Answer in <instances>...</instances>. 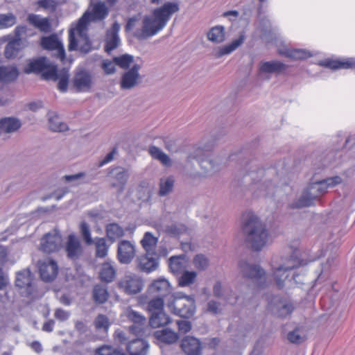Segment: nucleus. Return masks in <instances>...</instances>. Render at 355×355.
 I'll list each match as a JSON object with an SVG mask.
<instances>
[{"label": "nucleus", "mask_w": 355, "mask_h": 355, "mask_svg": "<svg viewBox=\"0 0 355 355\" xmlns=\"http://www.w3.org/2000/svg\"><path fill=\"white\" fill-rule=\"evenodd\" d=\"M179 9L178 3L173 2H167L155 9L153 16L144 17L142 27L135 31V37L139 40H145L156 35L165 27L171 15Z\"/></svg>", "instance_id": "nucleus-1"}, {"label": "nucleus", "mask_w": 355, "mask_h": 355, "mask_svg": "<svg viewBox=\"0 0 355 355\" xmlns=\"http://www.w3.org/2000/svg\"><path fill=\"white\" fill-rule=\"evenodd\" d=\"M243 218L242 229L246 241L254 250H261L268 241V232L265 225L251 212L245 213Z\"/></svg>", "instance_id": "nucleus-2"}, {"label": "nucleus", "mask_w": 355, "mask_h": 355, "mask_svg": "<svg viewBox=\"0 0 355 355\" xmlns=\"http://www.w3.org/2000/svg\"><path fill=\"white\" fill-rule=\"evenodd\" d=\"M307 263L292 255L283 259L279 265L272 264L273 276L275 284L279 288L285 286L291 287L301 282L297 279L299 275L293 271L297 267L306 265Z\"/></svg>", "instance_id": "nucleus-3"}, {"label": "nucleus", "mask_w": 355, "mask_h": 355, "mask_svg": "<svg viewBox=\"0 0 355 355\" xmlns=\"http://www.w3.org/2000/svg\"><path fill=\"white\" fill-rule=\"evenodd\" d=\"M342 182V178L336 175L310 183L295 203L294 207L311 206L314 201L326 193L329 189L334 188Z\"/></svg>", "instance_id": "nucleus-4"}, {"label": "nucleus", "mask_w": 355, "mask_h": 355, "mask_svg": "<svg viewBox=\"0 0 355 355\" xmlns=\"http://www.w3.org/2000/svg\"><path fill=\"white\" fill-rule=\"evenodd\" d=\"M88 15H83L75 27L69 31V51H78L86 54L92 49V42L87 35Z\"/></svg>", "instance_id": "nucleus-5"}, {"label": "nucleus", "mask_w": 355, "mask_h": 355, "mask_svg": "<svg viewBox=\"0 0 355 355\" xmlns=\"http://www.w3.org/2000/svg\"><path fill=\"white\" fill-rule=\"evenodd\" d=\"M173 313L184 318H191L196 313V301L193 295H186L182 293H177L173 300L168 304Z\"/></svg>", "instance_id": "nucleus-6"}, {"label": "nucleus", "mask_w": 355, "mask_h": 355, "mask_svg": "<svg viewBox=\"0 0 355 355\" xmlns=\"http://www.w3.org/2000/svg\"><path fill=\"white\" fill-rule=\"evenodd\" d=\"M55 65L51 63L46 58L40 57L30 60L24 68L26 73H40L44 80H49L55 77Z\"/></svg>", "instance_id": "nucleus-7"}, {"label": "nucleus", "mask_w": 355, "mask_h": 355, "mask_svg": "<svg viewBox=\"0 0 355 355\" xmlns=\"http://www.w3.org/2000/svg\"><path fill=\"white\" fill-rule=\"evenodd\" d=\"M62 236L56 230L46 234L41 239L40 250L45 253L58 251L62 246Z\"/></svg>", "instance_id": "nucleus-8"}, {"label": "nucleus", "mask_w": 355, "mask_h": 355, "mask_svg": "<svg viewBox=\"0 0 355 355\" xmlns=\"http://www.w3.org/2000/svg\"><path fill=\"white\" fill-rule=\"evenodd\" d=\"M135 245L129 241L122 240L119 242L116 257L121 264H129L135 257Z\"/></svg>", "instance_id": "nucleus-9"}, {"label": "nucleus", "mask_w": 355, "mask_h": 355, "mask_svg": "<svg viewBox=\"0 0 355 355\" xmlns=\"http://www.w3.org/2000/svg\"><path fill=\"white\" fill-rule=\"evenodd\" d=\"M240 272L243 277L260 282L264 278V270L258 265L250 264L241 260L239 263Z\"/></svg>", "instance_id": "nucleus-10"}, {"label": "nucleus", "mask_w": 355, "mask_h": 355, "mask_svg": "<svg viewBox=\"0 0 355 355\" xmlns=\"http://www.w3.org/2000/svg\"><path fill=\"white\" fill-rule=\"evenodd\" d=\"M41 45L44 49L56 51L55 56L60 60H64L65 58V51L63 44L56 35L53 34L42 37Z\"/></svg>", "instance_id": "nucleus-11"}, {"label": "nucleus", "mask_w": 355, "mask_h": 355, "mask_svg": "<svg viewBox=\"0 0 355 355\" xmlns=\"http://www.w3.org/2000/svg\"><path fill=\"white\" fill-rule=\"evenodd\" d=\"M38 264L40 277L43 281L50 282L57 277L58 267L55 261L47 258L40 261Z\"/></svg>", "instance_id": "nucleus-12"}, {"label": "nucleus", "mask_w": 355, "mask_h": 355, "mask_svg": "<svg viewBox=\"0 0 355 355\" xmlns=\"http://www.w3.org/2000/svg\"><path fill=\"white\" fill-rule=\"evenodd\" d=\"M119 287L124 290L128 294H136L143 288L141 279L136 275H126L119 282Z\"/></svg>", "instance_id": "nucleus-13"}, {"label": "nucleus", "mask_w": 355, "mask_h": 355, "mask_svg": "<svg viewBox=\"0 0 355 355\" xmlns=\"http://www.w3.org/2000/svg\"><path fill=\"white\" fill-rule=\"evenodd\" d=\"M120 24L117 21H114L111 28L107 29L105 37V51L107 53H110L114 49H116L120 43L121 40L119 35L120 31Z\"/></svg>", "instance_id": "nucleus-14"}, {"label": "nucleus", "mask_w": 355, "mask_h": 355, "mask_svg": "<svg viewBox=\"0 0 355 355\" xmlns=\"http://www.w3.org/2000/svg\"><path fill=\"white\" fill-rule=\"evenodd\" d=\"M268 309L276 316L285 318L293 312L294 306L290 302L279 300L278 297H275L272 302L269 303Z\"/></svg>", "instance_id": "nucleus-15"}, {"label": "nucleus", "mask_w": 355, "mask_h": 355, "mask_svg": "<svg viewBox=\"0 0 355 355\" xmlns=\"http://www.w3.org/2000/svg\"><path fill=\"white\" fill-rule=\"evenodd\" d=\"M141 68V64H134L131 69L123 73L120 83L121 89H130L137 85L139 78V71Z\"/></svg>", "instance_id": "nucleus-16"}, {"label": "nucleus", "mask_w": 355, "mask_h": 355, "mask_svg": "<svg viewBox=\"0 0 355 355\" xmlns=\"http://www.w3.org/2000/svg\"><path fill=\"white\" fill-rule=\"evenodd\" d=\"M110 174L113 179L112 187L114 188H118L119 193H122L129 178L128 170L119 166L112 168L110 172Z\"/></svg>", "instance_id": "nucleus-17"}, {"label": "nucleus", "mask_w": 355, "mask_h": 355, "mask_svg": "<svg viewBox=\"0 0 355 355\" xmlns=\"http://www.w3.org/2000/svg\"><path fill=\"white\" fill-rule=\"evenodd\" d=\"M278 52L280 55L294 60H305L315 55V51L304 49H291L287 47L279 49Z\"/></svg>", "instance_id": "nucleus-18"}, {"label": "nucleus", "mask_w": 355, "mask_h": 355, "mask_svg": "<svg viewBox=\"0 0 355 355\" xmlns=\"http://www.w3.org/2000/svg\"><path fill=\"white\" fill-rule=\"evenodd\" d=\"M65 251L67 257L72 260L79 258L83 252L82 246L79 239L73 234L68 236L65 244Z\"/></svg>", "instance_id": "nucleus-19"}, {"label": "nucleus", "mask_w": 355, "mask_h": 355, "mask_svg": "<svg viewBox=\"0 0 355 355\" xmlns=\"http://www.w3.org/2000/svg\"><path fill=\"white\" fill-rule=\"evenodd\" d=\"M15 284L19 288H26L28 295L33 294L34 286L32 274L29 269H24L17 273Z\"/></svg>", "instance_id": "nucleus-20"}, {"label": "nucleus", "mask_w": 355, "mask_h": 355, "mask_svg": "<svg viewBox=\"0 0 355 355\" xmlns=\"http://www.w3.org/2000/svg\"><path fill=\"white\" fill-rule=\"evenodd\" d=\"M181 347L187 355H200L202 345L200 341L193 336H186L181 341Z\"/></svg>", "instance_id": "nucleus-21"}, {"label": "nucleus", "mask_w": 355, "mask_h": 355, "mask_svg": "<svg viewBox=\"0 0 355 355\" xmlns=\"http://www.w3.org/2000/svg\"><path fill=\"white\" fill-rule=\"evenodd\" d=\"M287 69V65L282 62L273 60L261 62L259 67V73L261 76L268 73H279Z\"/></svg>", "instance_id": "nucleus-22"}, {"label": "nucleus", "mask_w": 355, "mask_h": 355, "mask_svg": "<svg viewBox=\"0 0 355 355\" xmlns=\"http://www.w3.org/2000/svg\"><path fill=\"white\" fill-rule=\"evenodd\" d=\"M149 345L144 339H133L126 345V350L130 355H146Z\"/></svg>", "instance_id": "nucleus-23"}, {"label": "nucleus", "mask_w": 355, "mask_h": 355, "mask_svg": "<svg viewBox=\"0 0 355 355\" xmlns=\"http://www.w3.org/2000/svg\"><path fill=\"white\" fill-rule=\"evenodd\" d=\"M171 291L169 282L165 279L155 280L149 286L148 292L155 296L164 297Z\"/></svg>", "instance_id": "nucleus-24"}, {"label": "nucleus", "mask_w": 355, "mask_h": 355, "mask_svg": "<svg viewBox=\"0 0 355 355\" xmlns=\"http://www.w3.org/2000/svg\"><path fill=\"white\" fill-rule=\"evenodd\" d=\"M109 13L108 8L104 2L99 1L93 5L92 11L84 15H88V23L90 21H101L107 17Z\"/></svg>", "instance_id": "nucleus-25"}, {"label": "nucleus", "mask_w": 355, "mask_h": 355, "mask_svg": "<svg viewBox=\"0 0 355 355\" xmlns=\"http://www.w3.org/2000/svg\"><path fill=\"white\" fill-rule=\"evenodd\" d=\"M320 66H322L331 69H349L355 67V59L349 58L345 60L326 59L318 62Z\"/></svg>", "instance_id": "nucleus-26"}, {"label": "nucleus", "mask_w": 355, "mask_h": 355, "mask_svg": "<svg viewBox=\"0 0 355 355\" xmlns=\"http://www.w3.org/2000/svg\"><path fill=\"white\" fill-rule=\"evenodd\" d=\"M127 317L129 320L134 323L133 325L130 326L129 328L130 332L137 334H139L142 331V326L146 323V318L134 310H130L128 311Z\"/></svg>", "instance_id": "nucleus-27"}, {"label": "nucleus", "mask_w": 355, "mask_h": 355, "mask_svg": "<svg viewBox=\"0 0 355 355\" xmlns=\"http://www.w3.org/2000/svg\"><path fill=\"white\" fill-rule=\"evenodd\" d=\"M154 336L158 341L168 345L175 343L179 339L178 334L168 328L155 331Z\"/></svg>", "instance_id": "nucleus-28"}, {"label": "nucleus", "mask_w": 355, "mask_h": 355, "mask_svg": "<svg viewBox=\"0 0 355 355\" xmlns=\"http://www.w3.org/2000/svg\"><path fill=\"white\" fill-rule=\"evenodd\" d=\"M245 35L244 32H241L239 37L233 40L231 43L220 46L216 52V57L221 58L223 55H229L236 50L245 41Z\"/></svg>", "instance_id": "nucleus-29"}, {"label": "nucleus", "mask_w": 355, "mask_h": 355, "mask_svg": "<svg viewBox=\"0 0 355 355\" xmlns=\"http://www.w3.org/2000/svg\"><path fill=\"white\" fill-rule=\"evenodd\" d=\"M21 126V121L15 117H3L0 119V133H12Z\"/></svg>", "instance_id": "nucleus-30"}, {"label": "nucleus", "mask_w": 355, "mask_h": 355, "mask_svg": "<svg viewBox=\"0 0 355 355\" xmlns=\"http://www.w3.org/2000/svg\"><path fill=\"white\" fill-rule=\"evenodd\" d=\"M73 84L78 92H87L91 87V76L86 71H80L76 74Z\"/></svg>", "instance_id": "nucleus-31"}, {"label": "nucleus", "mask_w": 355, "mask_h": 355, "mask_svg": "<svg viewBox=\"0 0 355 355\" xmlns=\"http://www.w3.org/2000/svg\"><path fill=\"white\" fill-rule=\"evenodd\" d=\"M24 46L25 41L21 38H14L6 44L4 55L8 59L14 58Z\"/></svg>", "instance_id": "nucleus-32"}, {"label": "nucleus", "mask_w": 355, "mask_h": 355, "mask_svg": "<svg viewBox=\"0 0 355 355\" xmlns=\"http://www.w3.org/2000/svg\"><path fill=\"white\" fill-rule=\"evenodd\" d=\"M153 255L146 253L138 258V267L141 270L148 273L157 268L158 262Z\"/></svg>", "instance_id": "nucleus-33"}, {"label": "nucleus", "mask_w": 355, "mask_h": 355, "mask_svg": "<svg viewBox=\"0 0 355 355\" xmlns=\"http://www.w3.org/2000/svg\"><path fill=\"white\" fill-rule=\"evenodd\" d=\"M116 270L114 267V263L107 261L101 265L99 277L101 281L110 283L113 282L116 277Z\"/></svg>", "instance_id": "nucleus-34"}, {"label": "nucleus", "mask_w": 355, "mask_h": 355, "mask_svg": "<svg viewBox=\"0 0 355 355\" xmlns=\"http://www.w3.org/2000/svg\"><path fill=\"white\" fill-rule=\"evenodd\" d=\"M27 21L41 32L48 33L51 31V24L48 18L42 17L36 14H29Z\"/></svg>", "instance_id": "nucleus-35"}, {"label": "nucleus", "mask_w": 355, "mask_h": 355, "mask_svg": "<svg viewBox=\"0 0 355 355\" xmlns=\"http://www.w3.org/2000/svg\"><path fill=\"white\" fill-rule=\"evenodd\" d=\"M250 169L248 172V175H249L251 180L257 184L259 182V178L265 176L269 177L271 175H273L275 173L274 168H268L267 171L263 170V168H258L257 164L252 162L249 164Z\"/></svg>", "instance_id": "nucleus-36"}, {"label": "nucleus", "mask_w": 355, "mask_h": 355, "mask_svg": "<svg viewBox=\"0 0 355 355\" xmlns=\"http://www.w3.org/2000/svg\"><path fill=\"white\" fill-rule=\"evenodd\" d=\"M286 338L287 340L293 344H300L306 340V332L304 327H296L293 329L288 331L286 334Z\"/></svg>", "instance_id": "nucleus-37"}, {"label": "nucleus", "mask_w": 355, "mask_h": 355, "mask_svg": "<svg viewBox=\"0 0 355 355\" xmlns=\"http://www.w3.org/2000/svg\"><path fill=\"white\" fill-rule=\"evenodd\" d=\"M69 71L66 69H62L58 71L55 67V77L53 78H49L48 80L58 81V87L60 92H64L67 89L68 81H69Z\"/></svg>", "instance_id": "nucleus-38"}, {"label": "nucleus", "mask_w": 355, "mask_h": 355, "mask_svg": "<svg viewBox=\"0 0 355 355\" xmlns=\"http://www.w3.org/2000/svg\"><path fill=\"white\" fill-rule=\"evenodd\" d=\"M170 322V317L164 311L151 314L149 320V324L153 328H158Z\"/></svg>", "instance_id": "nucleus-39"}, {"label": "nucleus", "mask_w": 355, "mask_h": 355, "mask_svg": "<svg viewBox=\"0 0 355 355\" xmlns=\"http://www.w3.org/2000/svg\"><path fill=\"white\" fill-rule=\"evenodd\" d=\"M157 241V237L154 236L150 232H147L144 234L141 241V244L146 253L148 254H155Z\"/></svg>", "instance_id": "nucleus-40"}, {"label": "nucleus", "mask_w": 355, "mask_h": 355, "mask_svg": "<svg viewBox=\"0 0 355 355\" xmlns=\"http://www.w3.org/2000/svg\"><path fill=\"white\" fill-rule=\"evenodd\" d=\"M109 297L107 286L101 284H96L94 286L92 291V298L96 304L105 303Z\"/></svg>", "instance_id": "nucleus-41"}, {"label": "nucleus", "mask_w": 355, "mask_h": 355, "mask_svg": "<svg viewBox=\"0 0 355 355\" xmlns=\"http://www.w3.org/2000/svg\"><path fill=\"white\" fill-rule=\"evenodd\" d=\"M185 267L184 255L173 256L169 259V268L173 274H181L184 271Z\"/></svg>", "instance_id": "nucleus-42"}, {"label": "nucleus", "mask_w": 355, "mask_h": 355, "mask_svg": "<svg viewBox=\"0 0 355 355\" xmlns=\"http://www.w3.org/2000/svg\"><path fill=\"white\" fill-rule=\"evenodd\" d=\"M19 73L16 67L0 65V82H11L18 77Z\"/></svg>", "instance_id": "nucleus-43"}, {"label": "nucleus", "mask_w": 355, "mask_h": 355, "mask_svg": "<svg viewBox=\"0 0 355 355\" xmlns=\"http://www.w3.org/2000/svg\"><path fill=\"white\" fill-rule=\"evenodd\" d=\"M202 152V149L198 148L195 152V155H191L190 157L197 159L200 167L202 168L205 169L207 172H211V173L216 172L217 171V168H216L215 163L213 160L208 159H201L199 157V155L201 154Z\"/></svg>", "instance_id": "nucleus-44"}, {"label": "nucleus", "mask_w": 355, "mask_h": 355, "mask_svg": "<svg viewBox=\"0 0 355 355\" xmlns=\"http://www.w3.org/2000/svg\"><path fill=\"white\" fill-rule=\"evenodd\" d=\"M207 35L209 41L216 44L222 43L225 40V28L220 25L214 26Z\"/></svg>", "instance_id": "nucleus-45"}, {"label": "nucleus", "mask_w": 355, "mask_h": 355, "mask_svg": "<svg viewBox=\"0 0 355 355\" xmlns=\"http://www.w3.org/2000/svg\"><path fill=\"white\" fill-rule=\"evenodd\" d=\"M106 235L112 243L123 236V229L116 223H110L106 226Z\"/></svg>", "instance_id": "nucleus-46"}, {"label": "nucleus", "mask_w": 355, "mask_h": 355, "mask_svg": "<svg viewBox=\"0 0 355 355\" xmlns=\"http://www.w3.org/2000/svg\"><path fill=\"white\" fill-rule=\"evenodd\" d=\"M214 295L217 297H224V299L227 302V303L234 304L238 302L239 300V296H236L234 297H230L226 294V291L223 290L221 283L220 282H217L213 288Z\"/></svg>", "instance_id": "nucleus-47"}, {"label": "nucleus", "mask_w": 355, "mask_h": 355, "mask_svg": "<svg viewBox=\"0 0 355 355\" xmlns=\"http://www.w3.org/2000/svg\"><path fill=\"white\" fill-rule=\"evenodd\" d=\"M96 247V257L98 258H105L107 255L110 246L107 244L105 238L96 237L94 241Z\"/></svg>", "instance_id": "nucleus-48"}, {"label": "nucleus", "mask_w": 355, "mask_h": 355, "mask_svg": "<svg viewBox=\"0 0 355 355\" xmlns=\"http://www.w3.org/2000/svg\"><path fill=\"white\" fill-rule=\"evenodd\" d=\"M197 277V272L195 271H183L178 278V285L181 287L189 286L193 284Z\"/></svg>", "instance_id": "nucleus-49"}, {"label": "nucleus", "mask_w": 355, "mask_h": 355, "mask_svg": "<svg viewBox=\"0 0 355 355\" xmlns=\"http://www.w3.org/2000/svg\"><path fill=\"white\" fill-rule=\"evenodd\" d=\"M86 173L80 172L72 175H65L62 177V180L67 183H71L72 186L77 187L80 184L88 182L85 180Z\"/></svg>", "instance_id": "nucleus-50"}, {"label": "nucleus", "mask_w": 355, "mask_h": 355, "mask_svg": "<svg viewBox=\"0 0 355 355\" xmlns=\"http://www.w3.org/2000/svg\"><path fill=\"white\" fill-rule=\"evenodd\" d=\"M174 178L172 176L162 178L159 182V195L164 196L169 193L174 186Z\"/></svg>", "instance_id": "nucleus-51"}, {"label": "nucleus", "mask_w": 355, "mask_h": 355, "mask_svg": "<svg viewBox=\"0 0 355 355\" xmlns=\"http://www.w3.org/2000/svg\"><path fill=\"white\" fill-rule=\"evenodd\" d=\"M148 150L149 153L153 158L158 159L166 166L170 164L171 159L169 157L159 148L153 146L149 148Z\"/></svg>", "instance_id": "nucleus-52"}, {"label": "nucleus", "mask_w": 355, "mask_h": 355, "mask_svg": "<svg viewBox=\"0 0 355 355\" xmlns=\"http://www.w3.org/2000/svg\"><path fill=\"white\" fill-rule=\"evenodd\" d=\"M17 23V17L12 13L0 14V30L9 28Z\"/></svg>", "instance_id": "nucleus-53"}, {"label": "nucleus", "mask_w": 355, "mask_h": 355, "mask_svg": "<svg viewBox=\"0 0 355 355\" xmlns=\"http://www.w3.org/2000/svg\"><path fill=\"white\" fill-rule=\"evenodd\" d=\"M164 300L163 297L155 296V298L150 300L148 303L147 309L153 314L158 311H163Z\"/></svg>", "instance_id": "nucleus-54"}, {"label": "nucleus", "mask_w": 355, "mask_h": 355, "mask_svg": "<svg viewBox=\"0 0 355 355\" xmlns=\"http://www.w3.org/2000/svg\"><path fill=\"white\" fill-rule=\"evenodd\" d=\"M94 324L97 330H102L104 332L108 331L110 325L108 318L103 314H99L96 318Z\"/></svg>", "instance_id": "nucleus-55"}, {"label": "nucleus", "mask_w": 355, "mask_h": 355, "mask_svg": "<svg viewBox=\"0 0 355 355\" xmlns=\"http://www.w3.org/2000/svg\"><path fill=\"white\" fill-rule=\"evenodd\" d=\"M49 128L53 132H64L68 129L67 125L57 116L49 119Z\"/></svg>", "instance_id": "nucleus-56"}, {"label": "nucleus", "mask_w": 355, "mask_h": 355, "mask_svg": "<svg viewBox=\"0 0 355 355\" xmlns=\"http://www.w3.org/2000/svg\"><path fill=\"white\" fill-rule=\"evenodd\" d=\"M114 62L123 69H128L134 61V57L129 54H124L119 57L114 58Z\"/></svg>", "instance_id": "nucleus-57"}, {"label": "nucleus", "mask_w": 355, "mask_h": 355, "mask_svg": "<svg viewBox=\"0 0 355 355\" xmlns=\"http://www.w3.org/2000/svg\"><path fill=\"white\" fill-rule=\"evenodd\" d=\"M81 236L87 245H91L94 240L92 239L89 225L83 221L80 224Z\"/></svg>", "instance_id": "nucleus-58"}, {"label": "nucleus", "mask_w": 355, "mask_h": 355, "mask_svg": "<svg viewBox=\"0 0 355 355\" xmlns=\"http://www.w3.org/2000/svg\"><path fill=\"white\" fill-rule=\"evenodd\" d=\"M193 265L196 268L200 270H205L209 266V260L203 254H197L193 260Z\"/></svg>", "instance_id": "nucleus-59"}, {"label": "nucleus", "mask_w": 355, "mask_h": 355, "mask_svg": "<svg viewBox=\"0 0 355 355\" xmlns=\"http://www.w3.org/2000/svg\"><path fill=\"white\" fill-rule=\"evenodd\" d=\"M96 353L98 355H124V354L110 345H103L96 349Z\"/></svg>", "instance_id": "nucleus-60"}, {"label": "nucleus", "mask_w": 355, "mask_h": 355, "mask_svg": "<svg viewBox=\"0 0 355 355\" xmlns=\"http://www.w3.org/2000/svg\"><path fill=\"white\" fill-rule=\"evenodd\" d=\"M275 186L271 183V180L268 178L259 184V189L263 196H270L272 193Z\"/></svg>", "instance_id": "nucleus-61"}, {"label": "nucleus", "mask_w": 355, "mask_h": 355, "mask_svg": "<svg viewBox=\"0 0 355 355\" xmlns=\"http://www.w3.org/2000/svg\"><path fill=\"white\" fill-rule=\"evenodd\" d=\"M207 311L213 315L219 314L222 311L221 304L214 300H209L207 304Z\"/></svg>", "instance_id": "nucleus-62"}, {"label": "nucleus", "mask_w": 355, "mask_h": 355, "mask_svg": "<svg viewBox=\"0 0 355 355\" xmlns=\"http://www.w3.org/2000/svg\"><path fill=\"white\" fill-rule=\"evenodd\" d=\"M116 64L114 60H104L102 62L101 67L106 74H112L115 72Z\"/></svg>", "instance_id": "nucleus-63"}, {"label": "nucleus", "mask_w": 355, "mask_h": 355, "mask_svg": "<svg viewBox=\"0 0 355 355\" xmlns=\"http://www.w3.org/2000/svg\"><path fill=\"white\" fill-rule=\"evenodd\" d=\"M70 312L62 309H57L54 313V317L60 321H65L70 317Z\"/></svg>", "instance_id": "nucleus-64"}]
</instances>
